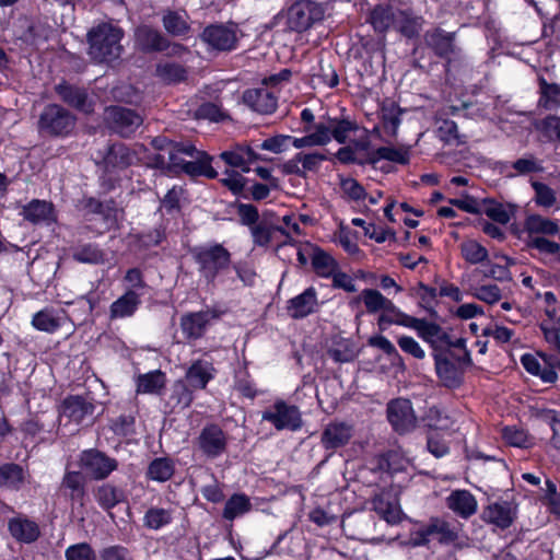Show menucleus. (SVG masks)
I'll use <instances>...</instances> for the list:
<instances>
[{
    "label": "nucleus",
    "mask_w": 560,
    "mask_h": 560,
    "mask_svg": "<svg viewBox=\"0 0 560 560\" xmlns=\"http://www.w3.org/2000/svg\"><path fill=\"white\" fill-rule=\"evenodd\" d=\"M8 532L16 542L26 545L37 541L42 534L38 523L22 514L9 518Z\"/></svg>",
    "instance_id": "23"
},
{
    "label": "nucleus",
    "mask_w": 560,
    "mask_h": 560,
    "mask_svg": "<svg viewBox=\"0 0 560 560\" xmlns=\"http://www.w3.org/2000/svg\"><path fill=\"white\" fill-rule=\"evenodd\" d=\"M21 215L33 224L50 223L56 220L52 202L40 199H33L23 206Z\"/></svg>",
    "instance_id": "33"
},
{
    "label": "nucleus",
    "mask_w": 560,
    "mask_h": 560,
    "mask_svg": "<svg viewBox=\"0 0 560 560\" xmlns=\"http://www.w3.org/2000/svg\"><path fill=\"white\" fill-rule=\"evenodd\" d=\"M526 247L548 255H559L560 252V244L544 236H529L526 241Z\"/></svg>",
    "instance_id": "63"
},
{
    "label": "nucleus",
    "mask_w": 560,
    "mask_h": 560,
    "mask_svg": "<svg viewBox=\"0 0 560 560\" xmlns=\"http://www.w3.org/2000/svg\"><path fill=\"white\" fill-rule=\"evenodd\" d=\"M349 144L340 148L332 158L336 159L340 164L350 165H365L371 164V150L370 144L372 142H348Z\"/></svg>",
    "instance_id": "28"
},
{
    "label": "nucleus",
    "mask_w": 560,
    "mask_h": 560,
    "mask_svg": "<svg viewBox=\"0 0 560 560\" xmlns=\"http://www.w3.org/2000/svg\"><path fill=\"white\" fill-rule=\"evenodd\" d=\"M105 252L97 243H79L71 248L74 261L88 265H102L105 262Z\"/></svg>",
    "instance_id": "36"
},
{
    "label": "nucleus",
    "mask_w": 560,
    "mask_h": 560,
    "mask_svg": "<svg viewBox=\"0 0 560 560\" xmlns=\"http://www.w3.org/2000/svg\"><path fill=\"white\" fill-rule=\"evenodd\" d=\"M217 372L211 361L196 359L186 370L185 380L194 389H206L208 384L214 380Z\"/></svg>",
    "instance_id": "26"
},
{
    "label": "nucleus",
    "mask_w": 560,
    "mask_h": 560,
    "mask_svg": "<svg viewBox=\"0 0 560 560\" xmlns=\"http://www.w3.org/2000/svg\"><path fill=\"white\" fill-rule=\"evenodd\" d=\"M301 120L304 124L303 130L307 133L300 140L322 141V140H347L357 136L360 127L355 120L350 117L327 118L315 122V116L310 108H304L301 113ZM268 140H299L290 136H273Z\"/></svg>",
    "instance_id": "2"
},
{
    "label": "nucleus",
    "mask_w": 560,
    "mask_h": 560,
    "mask_svg": "<svg viewBox=\"0 0 560 560\" xmlns=\"http://www.w3.org/2000/svg\"><path fill=\"white\" fill-rule=\"evenodd\" d=\"M199 276L208 285H214L218 278L232 265L230 250L220 243L198 245L190 248Z\"/></svg>",
    "instance_id": "4"
},
{
    "label": "nucleus",
    "mask_w": 560,
    "mask_h": 560,
    "mask_svg": "<svg viewBox=\"0 0 560 560\" xmlns=\"http://www.w3.org/2000/svg\"><path fill=\"white\" fill-rule=\"evenodd\" d=\"M460 254L465 261L470 265L483 264L489 257L488 249L475 240L463 242Z\"/></svg>",
    "instance_id": "52"
},
{
    "label": "nucleus",
    "mask_w": 560,
    "mask_h": 560,
    "mask_svg": "<svg viewBox=\"0 0 560 560\" xmlns=\"http://www.w3.org/2000/svg\"><path fill=\"white\" fill-rule=\"evenodd\" d=\"M135 38L143 51H164L170 47L168 39L160 31L148 25L139 26L135 32Z\"/></svg>",
    "instance_id": "31"
},
{
    "label": "nucleus",
    "mask_w": 560,
    "mask_h": 560,
    "mask_svg": "<svg viewBox=\"0 0 560 560\" xmlns=\"http://www.w3.org/2000/svg\"><path fill=\"white\" fill-rule=\"evenodd\" d=\"M75 118L57 104L47 105L40 114L38 126L50 136H67L74 127Z\"/></svg>",
    "instance_id": "11"
},
{
    "label": "nucleus",
    "mask_w": 560,
    "mask_h": 560,
    "mask_svg": "<svg viewBox=\"0 0 560 560\" xmlns=\"http://www.w3.org/2000/svg\"><path fill=\"white\" fill-rule=\"evenodd\" d=\"M386 416L393 430L405 435L417 427V416L410 399L398 397L388 401Z\"/></svg>",
    "instance_id": "9"
},
{
    "label": "nucleus",
    "mask_w": 560,
    "mask_h": 560,
    "mask_svg": "<svg viewBox=\"0 0 560 560\" xmlns=\"http://www.w3.org/2000/svg\"><path fill=\"white\" fill-rule=\"evenodd\" d=\"M165 373L161 370L140 374L137 378V393L160 394V392L165 387Z\"/></svg>",
    "instance_id": "47"
},
{
    "label": "nucleus",
    "mask_w": 560,
    "mask_h": 560,
    "mask_svg": "<svg viewBox=\"0 0 560 560\" xmlns=\"http://www.w3.org/2000/svg\"><path fill=\"white\" fill-rule=\"evenodd\" d=\"M396 11L389 7L377 5L370 14V22L373 28L378 33H385L389 27H394Z\"/></svg>",
    "instance_id": "50"
},
{
    "label": "nucleus",
    "mask_w": 560,
    "mask_h": 560,
    "mask_svg": "<svg viewBox=\"0 0 560 560\" xmlns=\"http://www.w3.org/2000/svg\"><path fill=\"white\" fill-rule=\"evenodd\" d=\"M423 39L425 45L440 58L450 59V56L455 55L457 51L454 32H446L441 27H435L428 30L424 33Z\"/></svg>",
    "instance_id": "24"
},
{
    "label": "nucleus",
    "mask_w": 560,
    "mask_h": 560,
    "mask_svg": "<svg viewBox=\"0 0 560 560\" xmlns=\"http://www.w3.org/2000/svg\"><path fill=\"white\" fill-rule=\"evenodd\" d=\"M220 158L226 165L240 168L243 173H248L253 163L264 160L253 148L241 142H235L231 150L223 151Z\"/></svg>",
    "instance_id": "22"
},
{
    "label": "nucleus",
    "mask_w": 560,
    "mask_h": 560,
    "mask_svg": "<svg viewBox=\"0 0 560 560\" xmlns=\"http://www.w3.org/2000/svg\"><path fill=\"white\" fill-rule=\"evenodd\" d=\"M413 145L394 148V147H380L375 151H371V164L374 165L380 160H386L400 165H408L410 163V150Z\"/></svg>",
    "instance_id": "39"
},
{
    "label": "nucleus",
    "mask_w": 560,
    "mask_h": 560,
    "mask_svg": "<svg viewBox=\"0 0 560 560\" xmlns=\"http://www.w3.org/2000/svg\"><path fill=\"white\" fill-rule=\"evenodd\" d=\"M25 481L24 469L20 464L5 463L0 466V486L20 490Z\"/></svg>",
    "instance_id": "46"
},
{
    "label": "nucleus",
    "mask_w": 560,
    "mask_h": 560,
    "mask_svg": "<svg viewBox=\"0 0 560 560\" xmlns=\"http://www.w3.org/2000/svg\"><path fill=\"white\" fill-rule=\"evenodd\" d=\"M324 8L322 4L311 0L294 2L285 13L287 28L292 32H304L314 23L323 20Z\"/></svg>",
    "instance_id": "6"
},
{
    "label": "nucleus",
    "mask_w": 560,
    "mask_h": 560,
    "mask_svg": "<svg viewBox=\"0 0 560 560\" xmlns=\"http://www.w3.org/2000/svg\"><path fill=\"white\" fill-rule=\"evenodd\" d=\"M141 296L142 293H136L133 290H125V292L110 304L108 312L109 319L117 320L133 317L142 304Z\"/></svg>",
    "instance_id": "27"
},
{
    "label": "nucleus",
    "mask_w": 560,
    "mask_h": 560,
    "mask_svg": "<svg viewBox=\"0 0 560 560\" xmlns=\"http://www.w3.org/2000/svg\"><path fill=\"white\" fill-rule=\"evenodd\" d=\"M539 100L538 106L547 110L560 107V84L549 83L544 77L538 78Z\"/></svg>",
    "instance_id": "43"
},
{
    "label": "nucleus",
    "mask_w": 560,
    "mask_h": 560,
    "mask_svg": "<svg viewBox=\"0 0 560 560\" xmlns=\"http://www.w3.org/2000/svg\"><path fill=\"white\" fill-rule=\"evenodd\" d=\"M85 477L86 476L82 472V470H71L65 472L61 487L66 490H69L68 495L72 502L82 503L84 500L86 495Z\"/></svg>",
    "instance_id": "42"
},
{
    "label": "nucleus",
    "mask_w": 560,
    "mask_h": 560,
    "mask_svg": "<svg viewBox=\"0 0 560 560\" xmlns=\"http://www.w3.org/2000/svg\"><path fill=\"white\" fill-rule=\"evenodd\" d=\"M56 92L65 103L75 109L85 114L93 112L92 102L84 89L63 82L56 86Z\"/></svg>",
    "instance_id": "32"
},
{
    "label": "nucleus",
    "mask_w": 560,
    "mask_h": 560,
    "mask_svg": "<svg viewBox=\"0 0 560 560\" xmlns=\"http://www.w3.org/2000/svg\"><path fill=\"white\" fill-rule=\"evenodd\" d=\"M95 163L106 172L122 171L135 164L139 158L125 142H107L104 151H97Z\"/></svg>",
    "instance_id": "8"
},
{
    "label": "nucleus",
    "mask_w": 560,
    "mask_h": 560,
    "mask_svg": "<svg viewBox=\"0 0 560 560\" xmlns=\"http://www.w3.org/2000/svg\"><path fill=\"white\" fill-rule=\"evenodd\" d=\"M197 447L203 456L215 459L228 450V435L218 423H207L197 438Z\"/></svg>",
    "instance_id": "12"
},
{
    "label": "nucleus",
    "mask_w": 560,
    "mask_h": 560,
    "mask_svg": "<svg viewBox=\"0 0 560 560\" xmlns=\"http://www.w3.org/2000/svg\"><path fill=\"white\" fill-rule=\"evenodd\" d=\"M417 289V294L420 299V306L427 311L430 317H438V312L433 305V302H435L436 296L439 295V291L434 287L425 284L422 281L418 282Z\"/></svg>",
    "instance_id": "57"
},
{
    "label": "nucleus",
    "mask_w": 560,
    "mask_h": 560,
    "mask_svg": "<svg viewBox=\"0 0 560 560\" xmlns=\"http://www.w3.org/2000/svg\"><path fill=\"white\" fill-rule=\"evenodd\" d=\"M420 339L429 345L432 350L431 353H448L454 355V351L451 350L453 338L435 322H427Z\"/></svg>",
    "instance_id": "25"
},
{
    "label": "nucleus",
    "mask_w": 560,
    "mask_h": 560,
    "mask_svg": "<svg viewBox=\"0 0 560 560\" xmlns=\"http://www.w3.org/2000/svg\"><path fill=\"white\" fill-rule=\"evenodd\" d=\"M481 203L483 206L481 214H486L495 223L505 225L514 215V207L512 205L505 206L493 198H483Z\"/></svg>",
    "instance_id": "41"
},
{
    "label": "nucleus",
    "mask_w": 560,
    "mask_h": 560,
    "mask_svg": "<svg viewBox=\"0 0 560 560\" xmlns=\"http://www.w3.org/2000/svg\"><path fill=\"white\" fill-rule=\"evenodd\" d=\"M311 249L310 258L312 269L319 278L329 279L339 268L337 259L317 244L307 243Z\"/></svg>",
    "instance_id": "29"
},
{
    "label": "nucleus",
    "mask_w": 560,
    "mask_h": 560,
    "mask_svg": "<svg viewBox=\"0 0 560 560\" xmlns=\"http://www.w3.org/2000/svg\"><path fill=\"white\" fill-rule=\"evenodd\" d=\"M261 420L271 423L277 431H299L303 427L302 415L298 406L283 399H277L272 406L262 411Z\"/></svg>",
    "instance_id": "7"
},
{
    "label": "nucleus",
    "mask_w": 560,
    "mask_h": 560,
    "mask_svg": "<svg viewBox=\"0 0 560 560\" xmlns=\"http://www.w3.org/2000/svg\"><path fill=\"white\" fill-rule=\"evenodd\" d=\"M234 387L241 396L248 399H255L259 394L256 383L246 370L242 375L235 376Z\"/></svg>",
    "instance_id": "61"
},
{
    "label": "nucleus",
    "mask_w": 560,
    "mask_h": 560,
    "mask_svg": "<svg viewBox=\"0 0 560 560\" xmlns=\"http://www.w3.org/2000/svg\"><path fill=\"white\" fill-rule=\"evenodd\" d=\"M429 526L431 537H434L441 545L448 546L458 539L457 529L443 518L431 517Z\"/></svg>",
    "instance_id": "45"
},
{
    "label": "nucleus",
    "mask_w": 560,
    "mask_h": 560,
    "mask_svg": "<svg viewBox=\"0 0 560 560\" xmlns=\"http://www.w3.org/2000/svg\"><path fill=\"white\" fill-rule=\"evenodd\" d=\"M66 560H96V553L89 542L70 545L65 551Z\"/></svg>",
    "instance_id": "62"
},
{
    "label": "nucleus",
    "mask_w": 560,
    "mask_h": 560,
    "mask_svg": "<svg viewBox=\"0 0 560 560\" xmlns=\"http://www.w3.org/2000/svg\"><path fill=\"white\" fill-rule=\"evenodd\" d=\"M526 230L529 236L532 234L555 235L559 232V225L548 218L533 214L526 220Z\"/></svg>",
    "instance_id": "55"
},
{
    "label": "nucleus",
    "mask_w": 560,
    "mask_h": 560,
    "mask_svg": "<svg viewBox=\"0 0 560 560\" xmlns=\"http://www.w3.org/2000/svg\"><path fill=\"white\" fill-rule=\"evenodd\" d=\"M143 526L148 529L159 530L173 522V511L160 506H150L143 515Z\"/></svg>",
    "instance_id": "49"
},
{
    "label": "nucleus",
    "mask_w": 560,
    "mask_h": 560,
    "mask_svg": "<svg viewBox=\"0 0 560 560\" xmlns=\"http://www.w3.org/2000/svg\"><path fill=\"white\" fill-rule=\"evenodd\" d=\"M221 313L217 310L188 312L182 315L179 320L180 330L187 341L201 339L210 325L211 319L220 318Z\"/></svg>",
    "instance_id": "13"
},
{
    "label": "nucleus",
    "mask_w": 560,
    "mask_h": 560,
    "mask_svg": "<svg viewBox=\"0 0 560 560\" xmlns=\"http://www.w3.org/2000/svg\"><path fill=\"white\" fill-rule=\"evenodd\" d=\"M422 22V18L413 15L410 11L397 10L394 28L404 36L412 38L419 34Z\"/></svg>",
    "instance_id": "44"
},
{
    "label": "nucleus",
    "mask_w": 560,
    "mask_h": 560,
    "mask_svg": "<svg viewBox=\"0 0 560 560\" xmlns=\"http://www.w3.org/2000/svg\"><path fill=\"white\" fill-rule=\"evenodd\" d=\"M175 474V463L170 457H156L152 459L145 470V478L156 482H166Z\"/></svg>",
    "instance_id": "40"
},
{
    "label": "nucleus",
    "mask_w": 560,
    "mask_h": 560,
    "mask_svg": "<svg viewBox=\"0 0 560 560\" xmlns=\"http://www.w3.org/2000/svg\"><path fill=\"white\" fill-rule=\"evenodd\" d=\"M201 39L212 49L219 51H229L235 48L237 43L236 31L234 26L223 24H212L207 26Z\"/></svg>",
    "instance_id": "17"
},
{
    "label": "nucleus",
    "mask_w": 560,
    "mask_h": 560,
    "mask_svg": "<svg viewBox=\"0 0 560 560\" xmlns=\"http://www.w3.org/2000/svg\"><path fill=\"white\" fill-rule=\"evenodd\" d=\"M447 506L458 516L468 518L477 512V500L467 490H457L447 498Z\"/></svg>",
    "instance_id": "35"
},
{
    "label": "nucleus",
    "mask_w": 560,
    "mask_h": 560,
    "mask_svg": "<svg viewBox=\"0 0 560 560\" xmlns=\"http://www.w3.org/2000/svg\"><path fill=\"white\" fill-rule=\"evenodd\" d=\"M121 27L112 23H100L86 34L88 55L95 63L110 65L120 59L124 52Z\"/></svg>",
    "instance_id": "3"
},
{
    "label": "nucleus",
    "mask_w": 560,
    "mask_h": 560,
    "mask_svg": "<svg viewBox=\"0 0 560 560\" xmlns=\"http://www.w3.org/2000/svg\"><path fill=\"white\" fill-rule=\"evenodd\" d=\"M536 128L544 137L560 140V116L550 115L536 122Z\"/></svg>",
    "instance_id": "64"
},
{
    "label": "nucleus",
    "mask_w": 560,
    "mask_h": 560,
    "mask_svg": "<svg viewBox=\"0 0 560 560\" xmlns=\"http://www.w3.org/2000/svg\"><path fill=\"white\" fill-rule=\"evenodd\" d=\"M446 434L438 429H431L427 433V450L435 458H442L450 454V443L446 440Z\"/></svg>",
    "instance_id": "53"
},
{
    "label": "nucleus",
    "mask_w": 560,
    "mask_h": 560,
    "mask_svg": "<svg viewBox=\"0 0 560 560\" xmlns=\"http://www.w3.org/2000/svg\"><path fill=\"white\" fill-rule=\"evenodd\" d=\"M78 466L91 480L103 481L118 469L119 463L105 452L92 447L81 451Z\"/></svg>",
    "instance_id": "5"
},
{
    "label": "nucleus",
    "mask_w": 560,
    "mask_h": 560,
    "mask_svg": "<svg viewBox=\"0 0 560 560\" xmlns=\"http://www.w3.org/2000/svg\"><path fill=\"white\" fill-rule=\"evenodd\" d=\"M32 325L36 330L54 334L61 327V322L54 310L44 308L33 315Z\"/></svg>",
    "instance_id": "51"
},
{
    "label": "nucleus",
    "mask_w": 560,
    "mask_h": 560,
    "mask_svg": "<svg viewBox=\"0 0 560 560\" xmlns=\"http://www.w3.org/2000/svg\"><path fill=\"white\" fill-rule=\"evenodd\" d=\"M401 110L394 104L390 107H382L381 118L385 132L388 137H395L400 124Z\"/></svg>",
    "instance_id": "60"
},
{
    "label": "nucleus",
    "mask_w": 560,
    "mask_h": 560,
    "mask_svg": "<svg viewBox=\"0 0 560 560\" xmlns=\"http://www.w3.org/2000/svg\"><path fill=\"white\" fill-rule=\"evenodd\" d=\"M502 438L508 445L513 447L527 448L532 445L527 431L515 425L504 427Z\"/></svg>",
    "instance_id": "56"
},
{
    "label": "nucleus",
    "mask_w": 560,
    "mask_h": 560,
    "mask_svg": "<svg viewBox=\"0 0 560 560\" xmlns=\"http://www.w3.org/2000/svg\"><path fill=\"white\" fill-rule=\"evenodd\" d=\"M431 355L441 384L448 389L459 388L464 384L466 370L472 365L462 364L448 353H431Z\"/></svg>",
    "instance_id": "10"
},
{
    "label": "nucleus",
    "mask_w": 560,
    "mask_h": 560,
    "mask_svg": "<svg viewBox=\"0 0 560 560\" xmlns=\"http://www.w3.org/2000/svg\"><path fill=\"white\" fill-rule=\"evenodd\" d=\"M194 390L187 382L177 381L173 385L171 399L175 401L176 406L187 408L194 401Z\"/></svg>",
    "instance_id": "58"
},
{
    "label": "nucleus",
    "mask_w": 560,
    "mask_h": 560,
    "mask_svg": "<svg viewBox=\"0 0 560 560\" xmlns=\"http://www.w3.org/2000/svg\"><path fill=\"white\" fill-rule=\"evenodd\" d=\"M319 308L317 291L314 287L306 288L302 293L293 296L287 302V312L293 319H302Z\"/></svg>",
    "instance_id": "21"
},
{
    "label": "nucleus",
    "mask_w": 560,
    "mask_h": 560,
    "mask_svg": "<svg viewBox=\"0 0 560 560\" xmlns=\"http://www.w3.org/2000/svg\"><path fill=\"white\" fill-rule=\"evenodd\" d=\"M105 120L108 127L120 137H130L142 124V118L132 109L110 106L105 109Z\"/></svg>",
    "instance_id": "15"
},
{
    "label": "nucleus",
    "mask_w": 560,
    "mask_h": 560,
    "mask_svg": "<svg viewBox=\"0 0 560 560\" xmlns=\"http://www.w3.org/2000/svg\"><path fill=\"white\" fill-rule=\"evenodd\" d=\"M372 510L390 525L399 524L405 514L400 508L399 498L390 488H383L371 500Z\"/></svg>",
    "instance_id": "14"
},
{
    "label": "nucleus",
    "mask_w": 560,
    "mask_h": 560,
    "mask_svg": "<svg viewBox=\"0 0 560 560\" xmlns=\"http://www.w3.org/2000/svg\"><path fill=\"white\" fill-rule=\"evenodd\" d=\"M242 100L253 112L261 115H270L278 107V96L265 86L245 90Z\"/></svg>",
    "instance_id": "18"
},
{
    "label": "nucleus",
    "mask_w": 560,
    "mask_h": 560,
    "mask_svg": "<svg viewBox=\"0 0 560 560\" xmlns=\"http://www.w3.org/2000/svg\"><path fill=\"white\" fill-rule=\"evenodd\" d=\"M353 435V427L345 421H331L320 434V444L329 454L323 460L327 462L329 457L339 448L347 446Z\"/></svg>",
    "instance_id": "16"
},
{
    "label": "nucleus",
    "mask_w": 560,
    "mask_h": 560,
    "mask_svg": "<svg viewBox=\"0 0 560 560\" xmlns=\"http://www.w3.org/2000/svg\"><path fill=\"white\" fill-rule=\"evenodd\" d=\"M95 405L92 399L82 395H68L60 405V417L68 419V422L81 424L86 417H92Z\"/></svg>",
    "instance_id": "19"
},
{
    "label": "nucleus",
    "mask_w": 560,
    "mask_h": 560,
    "mask_svg": "<svg viewBox=\"0 0 560 560\" xmlns=\"http://www.w3.org/2000/svg\"><path fill=\"white\" fill-rule=\"evenodd\" d=\"M133 247L139 252H145L153 247L160 246L166 241V229L163 225H159L152 230L141 231L135 234H130Z\"/></svg>",
    "instance_id": "37"
},
{
    "label": "nucleus",
    "mask_w": 560,
    "mask_h": 560,
    "mask_svg": "<svg viewBox=\"0 0 560 560\" xmlns=\"http://www.w3.org/2000/svg\"><path fill=\"white\" fill-rule=\"evenodd\" d=\"M94 498L98 506L106 512L112 511L120 503L127 502V493L124 488L113 482H103L94 489Z\"/></svg>",
    "instance_id": "30"
},
{
    "label": "nucleus",
    "mask_w": 560,
    "mask_h": 560,
    "mask_svg": "<svg viewBox=\"0 0 560 560\" xmlns=\"http://www.w3.org/2000/svg\"><path fill=\"white\" fill-rule=\"evenodd\" d=\"M427 322L428 320L425 318L413 317L399 308L395 316L381 314L377 319V326L381 331L386 330L390 325L407 327L415 329L417 336L420 338Z\"/></svg>",
    "instance_id": "34"
},
{
    "label": "nucleus",
    "mask_w": 560,
    "mask_h": 560,
    "mask_svg": "<svg viewBox=\"0 0 560 560\" xmlns=\"http://www.w3.org/2000/svg\"><path fill=\"white\" fill-rule=\"evenodd\" d=\"M517 517V506L506 500H499L490 503L482 512V518L504 530L512 526Z\"/></svg>",
    "instance_id": "20"
},
{
    "label": "nucleus",
    "mask_w": 560,
    "mask_h": 560,
    "mask_svg": "<svg viewBox=\"0 0 560 560\" xmlns=\"http://www.w3.org/2000/svg\"><path fill=\"white\" fill-rule=\"evenodd\" d=\"M252 509L253 504L249 497L244 492H236L226 500L222 511V517L225 521L232 522L248 513Z\"/></svg>",
    "instance_id": "38"
},
{
    "label": "nucleus",
    "mask_w": 560,
    "mask_h": 560,
    "mask_svg": "<svg viewBox=\"0 0 560 560\" xmlns=\"http://www.w3.org/2000/svg\"><path fill=\"white\" fill-rule=\"evenodd\" d=\"M156 75L165 83H178L186 80L187 70L176 62H160L156 66Z\"/></svg>",
    "instance_id": "54"
},
{
    "label": "nucleus",
    "mask_w": 560,
    "mask_h": 560,
    "mask_svg": "<svg viewBox=\"0 0 560 560\" xmlns=\"http://www.w3.org/2000/svg\"><path fill=\"white\" fill-rule=\"evenodd\" d=\"M172 149L168 153L166 170L174 176L185 174L190 179L198 177L214 179L218 172L212 166L213 156L206 150H199L194 142H170Z\"/></svg>",
    "instance_id": "1"
},
{
    "label": "nucleus",
    "mask_w": 560,
    "mask_h": 560,
    "mask_svg": "<svg viewBox=\"0 0 560 560\" xmlns=\"http://www.w3.org/2000/svg\"><path fill=\"white\" fill-rule=\"evenodd\" d=\"M164 30L172 36L185 37L190 32V25L185 14L167 10L162 16Z\"/></svg>",
    "instance_id": "48"
},
{
    "label": "nucleus",
    "mask_w": 560,
    "mask_h": 560,
    "mask_svg": "<svg viewBox=\"0 0 560 560\" xmlns=\"http://www.w3.org/2000/svg\"><path fill=\"white\" fill-rule=\"evenodd\" d=\"M110 430L118 436H130L136 433V418L132 415H119L110 420Z\"/></svg>",
    "instance_id": "59"
}]
</instances>
